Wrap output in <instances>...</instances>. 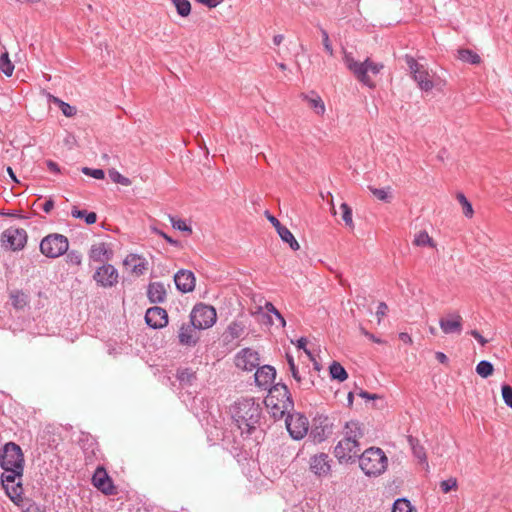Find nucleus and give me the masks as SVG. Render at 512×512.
<instances>
[{
    "instance_id": "1",
    "label": "nucleus",
    "mask_w": 512,
    "mask_h": 512,
    "mask_svg": "<svg viewBox=\"0 0 512 512\" xmlns=\"http://www.w3.org/2000/svg\"><path fill=\"white\" fill-rule=\"evenodd\" d=\"M241 435H251L260 422L262 409L253 398H242L234 403L230 409Z\"/></svg>"
},
{
    "instance_id": "2",
    "label": "nucleus",
    "mask_w": 512,
    "mask_h": 512,
    "mask_svg": "<svg viewBox=\"0 0 512 512\" xmlns=\"http://www.w3.org/2000/svg\"><path fill=\"white\" fill-rule=\"evenodd\" d=\"M264 403L268 412L275 420L282 419L294 408L288 387L282 383H278L269 389Z\"/></svg>"
},
{
    "instance_id": "3",
    "label": "nucleus",
    "mask_w": 512,
    "mask_h": 512,
    "mask_svg": "<svg viewBox=\"0 0 512 512\" xmlns=\"http://www.w3.org/2000/svg\"><path fill=\"white\" fill-rule=\"evenodd\" d=\"M359 465L365 475L377 477L388 467V458L379 447H370L359 455Z\"/></svg>"
},
{
    "instance_id": "4",
    "label": "nucleus",
    "mask_w": 512,
    "mask_h": 512,
    "mask_svg": "<svg viewBox=\"0 0 512 512\" xmlns=\"http://www.w3.org/2000/svg\"><path fill=\"white\" fill-rule=\"evenodd\" d=\"M5 472L1 475V483L5 489L6 495L16 505L22 501L23 487L21 478L23 476L24 468L20 469L10 468L4 470Z\"/></svg>"
},
{
    "instance_id": "5",
    "label": "nucleus",
    "mask_w": 512,
    "mask_h": 512,
    "mask_svg": "<svg viewBox=\"0 0 512 512\" xmlns=\"http://www.w3.org/2000/svg\"><path fill=\"white\" fill-rule=\"evenodd\" d=\"M68 248L67 237L58 233L49 234L40 242V251L48 258H58L67 253Z\"/></svg>"
},
{
    "instance_id": "6",
    "label": "nucleus",
    "mask_w": 512,
    "mask_h": 512,
    "mask_svg": "<svg viewBox=\"0 0 512 512\" xmlns=\"http://www.w3.org/2000/svg\"><path fill=\"white\" fill-rule=\"evenodd\" d=\"M217 319V313L213 306L204 303L196 304L191 313L190 321L198 330L212 327Z\"/></svg>"
},
{
    "instance_id": "7",
    "label": "nucleus",
    "mask_w": 512,
    "mask_h": 512,
    "mask_svg": "<svg viewBox=\"0 0 512 512\" xmlns=\"http://www.w3.org/2000/svg\"><path fill=\"white\" fill-rule=\"evenodd\" d=\"M0 466L3 470L24 468V455L19 445L8 442L0 448Z\"/></svg>"
},
{
    "instance_id": "8",
    "label": "nucleus",
    "mask_w": 512,
    "mask_h": 512,
    "mask_svg": "<svg viewBox=\"0 0 512 512\" xmlns=\"http://www.w3.org/2000/svg\"><path fill=\"white\" fill-rule=\"evenodd\" d=\"M405 61L410 69L413 79L417 82L419 88L426 92L432 90L434 84L431 80L428 70L410 55L405 56Z\"/></svg>"
},
{
    "instance_id": "9",
    "label": "nucleus",
    "mask_w": 512,
    "mask_h": 512,
    "mask_svg": "<svg viewBox=\"0 0 512 512\" xmlns=\"http://www.w3.org/2000/svg\"><path fill=\"white\" fill-rule=\"evenodd\" d=\"M344 63L346 67L349 69V71L355 76V78L361 82L362 84L373 88L375 87L374 82L370 79L368 76V65H369V58H367L363 62H359L354 59V57L351 54H345L344 55Z\"/></svg>"
},
{
    "instance_id": "10",
    "label": "nucleus",
    "mask_w": 512,
    "mask_h": 512,
    "mask_svg": "<svg viewBox=\"0 0 512 512\" xmlns=\"http://www.w3.org/2000/svg\"><path fill=\"white\" fill-rule=\"evenodd\" d=\"M2 246L12 251L22 250L27 243V232L22 228H9L1 234Z\"/></svg>"
},
{
    "instance_id": "11",
    "label": "nucleus",
    "mask_w": 512,
    "mask_h": 512,
    "mask_svg": "<svg viewBox=\"0 0 512 512\" xmlns=\"http://www.w3.org/2000/svg\"><path fill=\"white\" fill-rule=\"evenodd\" d=\"M286 428L290 436L295 440L305 437L308 432V419L300 413H288L285 419Z\"/></svg>"
},
{
    "instance_id": "12",
    "label": "nucleus",
    "mask_w": 512,
    "mask_h": 512,
    "mask_svg": "<svg viewBox=\"0 0 512 512\" xmlns=\"http://www.w3.org/2000/svg\"><path fill=\"white\" fill-rule=\"evenodd\" d=\"M360 450L359 442L343 437L335 446L334 455L340 463H347L353 458L359 457Z\"/></svg>"
},
{
    "instance_id": "13",
    "label": "nucleus",
    "mask_w": 512,
    "mask_h": 512,
    "mask_svg": "<svg viewBox=\"0 0 512 512\" xmlns=\"http://www.w3.org/2000/svg\"><path fill=\"white\" fill-rule=\"evenodd\" d=\"M93 279L104 288L112 287L118 283V271L113 265L104 264L96 270Z\"/></svg>"
},
{
    "instance_id": "14",
    "label": "nucleus",
    "mask_w": 512,
    "mask_h": 512,
    "mask_svg": "<svg viewBox=\"0 0 512 512\" xmlns=\"http://www.w3.org/2000/svg\"><path fill=\"white\" fill-rule=\"evenodd\" d=\"M92 484L105 495H114L116 488L103 466L96 468L92 476Z\"/></svg>"
},
{
    "instance_id": "15",
    "label": "nucleus",
    "mask_w": 512,
    "mask_h": 512,
    "mask_svg": "<svg viewBox=\"0 0 512 512\" xmlns=\"http://www.w3.org/2000/svg\"><path fill=\"white\" fill-rule=\"evenodd\" d=\"M259 354L258 352L244 348L235 356V365L244 371H252L259 366Z\"/></svg>"
},
{
    "instance_id": "16",
    "label": "nucleus",
    "mask_w": 512,
    "mask_h": 512,
    "mask_svg": "<svg viewBox=\"0 0 512 512\" xmlns=\"http://www.w3.org/2000/svg\"><path fill=\"white\" fill-rule=\"evenodd\" d=\"M197 330L198 327L194 326L191 321L182 323L178 331L179 344L186 347L196 346L200 339Z\"/></svg>"
},
{
    "instance_id": "17",
    "label": "nucleus",
    "mask_w": 512,
    "mask_h": 512,
    "mask_svg": "<svg viewBox=\"0 0 512 512\" xmlns=\"http://www.w3.org/2000/svg\"><path fill=\"white\" fill-rule=\"evenodd\" d=\"M145 321L149 327L153 329H160L168 324V314L165 309L154 306L147 309Z\"/></svg>"
},
{
    "instance_id": "18",
    "label": "nucleus",
    "mask_w": 512,
    "mask_h": 512,
    "mask_svg": "<svg viewBox=\"0 0 512 512\" xmlns=\"http://www.w3.org/2000/svg\"><path fill=\"white\" fill-rule=\"evenodd\" d=\"M463 318L457 313H449L447 317L440 318L439 326L445 334H460L462 331Z\"/></svg>"
},
{
    "instance_id": "19",
    "label": "nucleus",
    "mask_w": 512,
    "mask_h": 512,
    "mask_svg": "<svg viewBox=\"0 0 512 512\" xmlns=\"http://www.w3.org/2000/svg\"><path fill=\"white\" fill-rule=\"evenodd\" d=\"M332 425L329 422L328 417L319 416L314 419L310 436L315 442L324 441L331 433Z\"/></svg>"
},
{
    "instance_id": "20",
    "label": "nucleus",
    "mask_w": 512,
    "mask_h": 512,
    "mask_svg": "<svg viewBox=\"0 0 512 512\" xmlns=\"http://www.w3.org/2000/svg\"><path fill=\"white\" fill-rule=\"evenodd\" d=\"M195 281L194 273L190 270L182 269L174 275L176 288L182 293L193 291L195 288Z\"/></svg>"
},
{
    "instance_id": "21",
    "label": "nucleus",
    "mask_w": 512,
    "mask_h": 512,
    "mask_svg": "<svg viewBox=\"0 0 512 512\" xmlns=\"http://www.w3.org/2000/svg\"><path fill=\"white\" fill-rule=\"evenodd\" d=\"M310 470L318 477H325L330 473L329 456L325 453L314 455L310 458Z\"/></svg>"
},
{
    "instance_id": "22",
    "label": "nucleus",
    "mask_w": 512,
    "mask_h": 512,
    "mask_svg": "<svg viewBox=\"0 0 512 512\" xmlns=\"http://www.w3.org/2000/svg\"><path fill=\"white\" fill-rule=\"evenodd\" d=\"M275 377L276 370L273 366L270 365L258 367L254 375L256 385L264 389H267L271 386Z\"/></svg>"
},
{
    "instance_id": "23",
    "label": "nucleus",
    "mask_w": 512,
    "mask_h": 512,
    "mask_svg": "<svg viewBox=\"0 0 512 512\" xmlns=\"http://www.w3.org/2000/svg\"><path fill=\"white\" fill-rule=\"evenodd\" d=\"M79 445L85 453V459L87 462H91L92 458L96 456V451H98V443L96 439L90 435L89 433H81L79 437Z\"/></svg>"
},
{
    "instance_id": "24",
    "label": "nucleus",
    "mask_w": 512,
    "mask_h": 512,
    "mask_svg": "<svg viewBox=\"0 0 512 512\" xmlns=\"http://www.w3.org/2000/svg\"><path fill=\"white\" fill-rule=\"evenodd\" d=\"M166 289L161 282H152L148 285L147 296L151 303H163L166 299Z\"/></svg>"
},
{
    "instance_id": "25",
    "label": "nucleus",
    "mask_w": 512,
    "mask_h": 512,
    "mask_svg": "<svg viewBox=\"0 0 512 512\" xmlns=\"http://www.w3.org/2000/svg\"><path fill=\"white\" fill-rule=\"evenodd\" d=\"M364 436L363 425L358 421H348L343 428V437L349 438V440H359Z\"/></svg>"
},
{
    "instance_id": "26",
    "label": "nucleus",
    "mask_w": 512,
    "mask_h": 512,
    "mask_svg": "<svg viewBox=\"0 0 512 512\" xmlns=\"http://www.w3.org/2000/svg\"><path fill=\"white\" fill-rule=\"evenodd\" d=\"M113 252L107 248L105 243L94 244L90 248L89 257L92 261L103 262L110 260Z\"/></svg>"
},
{
    "instance_id": "27",
    "label": "nucleus",
    "mask_w": 512,
    "mask_h": 512,
    "mask_svg": "<svg viewBox=\"0 0 512 512\" xmlns=\"http://www.w3.org/2000/svg\"><path fill=\"white\" fill-rule=\"evenodd\" d=\"M303 100H305L309 107L312 108L317 115H323L325 113V105L321 97L314 91L308 94H301Z\"/></svg>"
},
{
    "instance_id": "28",
    "label": "nucleus",
    "mask_w": 512,
    "mask_h": 512,
    "mask_svg": "<svg viewBox=\"0 0 512 512\" xmlns=\"http://www.w3.org/2000/svg\"><path fill=\"white\" fill-rule=\"evenodd\" d=\"M407 441L412 450L414 457L417 458L419 463L428 465L426 450L420 444V441L411 435L407 437Z\"/></svg>"
},
{
    "instance_id": "29",
    "label": "nucleus",
    "mask_w": 512,
    "mask_h": 512,
    "mask_svg": "<svg viewBox=\"0 0 512 512\" xmlns=\"http://www.w3.org/2000/svg\"><path fill=\"white\" fill-rule=\"evenodd\" d=\"M124 264L130 266L132 272L141 275L147 269V262L138 255L130 254L124 260Z\"/></svg>"
},
{
    "instance_id": "30",
    "label": "nucleus",
    "mask_w": 512,
    "mask_h": 512,
    "mask_svg": "<svg viewBox=\"0 0 512 512\" xmlns=\"http://www.w3.org/2000/svg\"><path fill=\"white\" fill-rule=\"evenodd\" d=\"M277 233L283 242L289 244L292 250L297 251L300 249L298 241L287 227L284 226L283 228H280Z\"/></svg>"
},
{
    "instance_id": "31",
    "label": "nucleus",
    "mask_w": 512,
    "mask_h": 512,
    "mask_svg": "<svg viewBox=\"0 0 512 512\" xmlns=\"http://www.w3.org/2000/svg\"><path fill=\"white\" fill-rule=\"evenodd\" d=\"M330 376L332 379L338 380L340 382L345 381L348 378V374L345 368L336 361H333L329 367Z\"/></svg>"
},
{
    "instance_id": "32",
    "label": "nucleus",
    "mask_w": 512,
    "mask_h": 512,
    "mask_svg": "<svg viewBox=\"0 0 512 512\" xmlns=\"http://www.w3.org/2000/svg\"><path fill=\"white\" fill-rule=\"evenodd\" d=\"M71 215L74 218L84 219L86 224L92 225L97 221V215L95 212H87L86 210H79L74 206L71 210Z\"/></svg>"
},
{
    "instance_id": "33",
    "label": "nucleus",
    "mask_w": 512,
    "mask_h": 512,
    "mask_svg": "<svg viewBox=\"0 0 512 512\" xmlns=\"http://www.w3.org/2000/svg\"><path fill=\"white\" fill-rule=\"evenodd\" d=\"M176 378L181 385H191L196 379V374L190 368H183L177 370Z\"/></svg>"
},
{
    "instance_id": "34",
    "label": "nucleus",
    "mask_w": 512,
    "mask_h": 512,
    "mask_svg": "<svg viewBox=\"0 0 512 512\" xmlns=\"http://www.w3.org/2000/svg\"><path fill=\"white\" fill-rule=\"evenodd\" d=\"M10 299L16 309H23L28 303V296L21 290L13 291L10 294Z\"/></svg>"
},
{
    "instance_id": "35",
    "label": "nucleus",
    "mask_w": 512,
    "mask_h": 512,
    "mask_svg": "<svg viewBox=\"0 0 512 512\" xmlns=\"http://www.w3.org/2000/svg\"><path fill=\"white\" fill-rule=\"evenodd\" d=\"M458 58L462 60L463 62L469 63V64H479L481 62L480 56L470 50V49H459L458 50Z\"/></svg>"
},
{
    "instance_id": "36",
    "label": "nucleus",
    "mask_w": 512,
    "mask_h": 512,
    "mask_svg": "<svg viewBox=\"0 0 512 512\" xmlns=\"http://www.w3.org/2000/svg\"><path fill=\"white\" fill-rule=\"evenodd\" d=\"M0 70L7 76L10 77L14 71V65L9 58V54L7 51L1 54L0 56Z\"/></svg>"
},
{
    "instance_id": "37",
    "label": "nucleus",
    "mask_w": 512,
    "mask_h": 512,
    "mask_svg": "<svg viewBox=\"0 0 512 512\" xmlns=\"http://www.w3.org/2000/svg\"><path fill=\"white\" fill-rule=\"evenodd\" d=\"M494 372L493 364L490 361L482 360L476 366V373L482 378H488Z\"/></svg>"
},
{
    "instance_id": "38",
    "label": "nucleus",
    "mask_w": 512,
    "mask_h": 512,
    "mask_svg": "<svg viewBox=\"0 0 512 512\" xmlns=\"http://www.w3.org/2000/svg\"><path fill=\"white\" fill-rule=\"evenodd\" d=\"M171 2L181 17H187L191 13V4L189 0H171Z\"/></svg>"
},
{
    "instance_id": "39",
    "label": "nucleus",
    "mask_w": 512,
    "mask_h": 512,
    "mask_svg": "<svg viewBox=\"0 0 512 512\" xmlns=\"http://www.w3.org/2000/svg\"><path fill=\"white\" fill-rule=\"evenodd\" d=\"M413 510L410 501L405 498L397 499L392 507V512H413Z\"/></svg>"
},
{
    "instance_id": "40",
    "label": "nucleus",
    "mask_w": 512,
    "mask_h": 512,
    "mask_svg": "<svg viewBox=\"0 0 512 512\" xmlns=\"http://www.w3.org/2000/svg\"><path fill=\"white\" fill-rule=\"evenodd\" d=\"M53 102L59 106L60 110L66 117H72L77 112L76 107L71 106L57 97H53Z\"/></svg>"
},
{
    "instance_id": "41",
    "label": "nucleus",
    "mask_w": 512,
    "mask_h": 512,
    "mask_svg": "<svg viewBox=\"0 0 512 512\" xmlns=\"http://www.w3.org/2000/svg\"><path fill=\"white\" fill-rule=\"evenodd\" d=\"M369 190L378 200H381V201H384L387 203L391 201L390 187L374 188V187L369 186Z\"/></svg>"
},
{
    "instance_id": "42",
    "label": "nucleus",
    "mask_w": 512,
    "mask_h": 512,
    "mask_svg": "<svg viewBox=\"0 0 512 512\" xmlns=\"http://www.w3.org/2000/svg\"><path fill=\"white\" fill-rule=\"evenodd\" d=\"M340 209L342 211V220L344 223L351 229L354 228V222L352 218V209L347 203H342L340 205Z\"/></svg>"
},
{
    "instance_id": "43",
    "label": "nucleus",
    "mask_w": 512,
    "mask_h": 512,
    "mask_svg": "<svg viewBox=\"0 0 512 512\" xmlns=\"http://www.w3.org/2000/svg\"><path fill=\"white\" fill-rule=\"evenodd\" d=\"M413 243L416 246H425V245L434 246L433 239L429 236V234L426 231H420L419 233H417L415 235Z\"/></svg>"
},
{
    "instance_id": "44",
    "label": "nucleus",
    "mask_w": 512,
    "mask_h": 512,
    "mask_svg": "<svg viewBox=\"0 0 512 512\" xmlns=\"http://www.w3.org/2000/svg\"><path fill=\"white\" fill-rule=\"evenodd\" d=\"M108 175L114 183L121 184L124 186H129L131 184L130 179L120 174L116 169H110L108 171Z\"/></svg>"
},
{
    "instance_id": "45",
    "label": "nucleus",
    "mask_w": 512,
    "mask_h": 512,
    "mask_svg": "<svg viewBox=\"0 0 512 512\" xmlns=\"http://www.w3.org/2000/svg\"><path fill=\"white\" fill-rule=\"evenodd\" d=\"M244 332V327L241 323L232 322L228 328L227 333L230 335L232 339L239 338Z\"/></svg>"
},
{
    "instance_id": "46",
    "label": "nucleus",
    "mask_w": 512,
    "mask_h": 512,
    "mask_svg": "<svg viewBox=\"0 0 512 512\" xmlns=\"http://www.w3.org/2000/svg\"><path fill=\"white\" fill-rule=\"evenodd\" d=\"M457 199L459 201V203L462 205L463 207V213L466 217H472L473 215V209H472V205L471 203L467 200V198L465 197L464 194L462 193H458L457 194Z\"/></svg>"
},
{
    "instance_id": "47",
    "label": "nucleus",
    "mask_w": 512,
    "mask_h": 512,
    "mask_svg": "<svg viewBox=\"0 0 512 512\" xmlns=\"http://www.w3.org/2000/svg\"><path fill=\"white\" fill-rule=\"evenodd\" d=\"M458 487L457 479L450 477L449 479L440 482V488L443 493H449L452 490H456Z\"/></svg>"
},
{
    "instance_id": "48",
    "label": "nucleus",
    "mask_w": 512,
    "mask_h": 512,
    "mask_svg": "<svg viewBox=\"0 0 512 512\" xmlns=\"http://www.w3.org/2000/svg\"><path fill=\"white\" fill-rule=\"evenodd\" d=\"M289 371L291 372L292 377L298 382L301 383V376L299 374V371L297 369V366L294 362L293 356L287 354L286 355Z\"/></svg>"
},
{
    "instance_id": "49",
    "label": "nucleus",
    "mask_w": 512,
    "mask_h": 512,
    "mask_svg": "<svg viewBox=\"0 0 512 512\" xmlns=\"http://www.w3.org/2000/svg\"><path fill=\"white\" fill-rule=\"evenodd\" d=\"M501 392L504 403L509 408H512V387L508 384H504L502 385Z\"/></svg>"
},
{
    "instance_id": "50",
    "label": "nucleus",
    "mask_w": 512,
    "mask_h": 512,
    "mask_svg": "<svg viewBox=\"0 0 512 512\" xmlns=\"http://www.w3.org/2000/svg\"><path fill=\"white\" fill-rule=\"evenodd\" d=\"M307 339L305 337H301L297 340V348L303 349L304 352L307 354V356L310 358L311 361L314 362L315 369H319L317 362L315 361V358L312 354V352L307 349Z\"/></svg>"
},
{
    "instance_id": "51",
    "label": "nucleus",
    "mask_w": 512,
    "mask_h": 512,
    "mask_svg": "<svg viewBox=\"0 0 512 512\" xmlns=\"http://www.w3.org/2000/svg\"><path fill=\"white\" fill-rule=\"evenodd\" d=\"M66 261L69 264L79 266L82 262V254L78 251L72 250L67 253Z\"/></svg>"
},
{
    "instance_id": "52",
    "label": "nucleus",
    "mask_w": 512,
    "mask_h": 512,
    "mask_svg": "<svg viewBox=\"0 0 512 512\" xmlns=\"http://www.w3.org/2000/svg\"><path fill=\"white\" fill-rule=\"evenodd\" d=\"M170 220L172 223V226L174 229H177L179 231L189 232L192 233V229L190 226H188L185 221L181 219H175L174 217L170 216Z\"/></svg>"
},
{
    "instance_id": "53",
    "label": "nucleus",
    "mask_w": 512,
    "mask_h": 512,
    "mask_svg": "<svg viewBox=\"0 0 512 512\" xmlns=\"http://www.w3.org/2000/svg\"><path fill=\"white\" fill-rule=\"evenodd\" d=\"M82 173H84L87 176H91L95 179H103L105 176V173L102 169H92L89 167H83Z\"/></svg>"
},
{
    "instance_id": "54",
    "label": "nucleus",
    "mask_w": 512,
    "mask_h": 512,
    "mask_svg": "<svg viewBox=\"0 0 512 512\" xmlns=\"http://www.w3.org/2000/svg\"><path fill=\"white\" fill-rule=\"evenodd\" d=\"M151 230L160 235L161 237H163L168 243H170L171 245H174V246H177L179 244V241L177 240H174L173 238H171L170 236H168L166 233H164L162 230H159L158 228L156 227H151Z\"/></svg>"
},
{
    "instance_id": "55",
    "label": "nucleus",
    "mask_w": 512,
    "mask_h": 512,
    "mask_svg": "<svg viewBox=\"0 0 512 512\" xmlns=\"http://www.w3.org/2000/svg\"><path fill=\"white\" fill-rule=\"evenodd\" d=\"M322 37H323V45L325 50L330 54L333 55V48L329 40V36L327 31L322 30Z\"/></svg>"
},
{
    "instance_id": "56",
    "label": "nucleus",
    "mask_w": 512,
    "mask_h": 512,
    "mask_svg": "<svg viewBox=\"0 0 512 512\" xmlns=\"http://www.w3.org/2000/svg\"><path fill=\"white\" fill-rule=\"evenodd\" d=\"M266 216L269 222L275 227L276 231L278 232L280 228H283L284 226L280 223V221L273 215H271L268 211H266Z\"/></svg>"
},
{
    "instance_id": "57",
    "label": "nucleus",
    "mask_w": 512,
    "mask_h": 512,
    "mask_svg": "<svg viewBox=\"0 0 512 512\" xmlns=\"http://www.w3.org/2000/svg\"><path fill=\"white\" fill-rule=\"evenodd\" d=\"M368 69L372 74L376 75L383 69V65L380 63H375L369 59Z\"/></svg>"
},
{
    "instance_id": "58",
    "label": "nucleus",
    "mask_w": 512,
    "mask_h": 512,
    "mask_svg": "<svg viewBox=\"0 0 512 512\" xmlns=\"http://www.w3.org/2000/svg\"><path fill=\"white\" fill-rule=\"evenodd\" d=\"M470 335L473 336L481 346H485L488 342L477 330H471Z\"/></svg>"
},
{
    "instance_id": "59",
    "label": "nucleus",
    "mask_w": 512,
    "mask_h": 512,
    "mask_svg": "<svg viewBox=\"0 0 512 512\" xmlns=\"http://www.w3.org/2000/svg\"><path fill=\"white\" fill-rule=\"evenodd\" d=\"M387 311H388L387 304L385 302H380L378 305V308H377V312H376L378 319L380 320L381 317H383Z\"/></svg>"
},
{
    "instance_id": "60",
    "label": "nucleus",
    "mask_w": 512,
    "mask_h": 512,
    "mask_svg": "<svg viewBox=\"0 0 512 512\" xmlns=\"http://www.w3.org/2000/svg\"><path fill=\"white\" fill-rule=\"evenodd\" d=\"M265 309L267 312L274 314L276 317H280V312L276 309V307L272 303L267 302L265 304Z\"/></svg>"
},
{
    "instance_id": "61",
    "label": "nucleus",
    "mask_w": 512,
    "mask_h": 512,
    "mask_svg": "<svg viewBox=\"0 0 512 512\" xmlns=\"http://www.w3.org/2000/svg\"><path fill=\"white\" fill-rule=\"evenodd\" d=\"M53 208H54V201L52 199L46 200L42 206V209L45 213H50Z\"/></svg>"
},
{
    "instance_id": "62",
    "label": "nucleus",
    "mask_w": 512,
    "mask_h": 512,
    "mask_svg": "<svg viewBox=\"0 0 512 512\" xmlns=\"http://www.w3.org/2000/svg\"><path fill=\"white\" fill-rule=\"evenodd\" d=\"M358 395H359L361 398H364V399H367V400H374V399L378 398V395H377V394H370L369 392L364 391V390H360V392L358 393Z\"/></svg>"
},
{
    "instance_id": "63",
    "label": "nucleus",
    "mask_w": 512,
    "mask_h": 512,
    "mask_svg": "<svg viewBox=\"0 0 512 512\" xmlns=\"http://www.w3.org/2000/svg\"><path fill=\"white\" fill-rule=\"evenodd\" d=\"M435 358L441 363V364H447L449 359L447 355L443 352H436Z\"/></svg>"
},
{
    "instance_id": "64",
    "label": "nucleus",
    "mask_w": 512,
    "mask_h": 512,
    "mask_svg": "<svg viewBox=\"0 0 512 512\" xmlns=\"http://www.w3.org/2000/svg\"><path fill=\"white\" fill-rule=\"evenodd\" d=\"M47 167L51 172H54V173L60 172L58 164L52 160L47 161Z\"/></svg>"
}]
</instances>
